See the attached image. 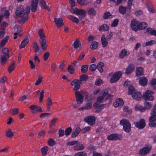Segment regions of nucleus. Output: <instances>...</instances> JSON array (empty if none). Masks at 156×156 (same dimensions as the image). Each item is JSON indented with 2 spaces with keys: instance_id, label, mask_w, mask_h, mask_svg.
Returning <instances> with one entry per match:
<instances>
[{
  "instance_id": "nucleus-1",
  "label": "nucleus",
  "mask_w": 156,
  "mask_h": 156,
  "mask_svg": "<svg viewBox=\"0 0 156 156\" xmlns=\"http://www.w3.org/2000/svg\"><path fill=\"white\" fill-rule=\"evenodd\" d=\"M30 11V8L29 6H27L26 11L24 10L23 6L20 5L18 6L16 11V15L19 17H22V21L24 23L28 19V16Z\"/></svg>"
},
{
  "instance_id": "nucleus-2",
  "label": "nucleus",
  "mask_w": 156,
  "mask_h": 156,
  "mask_svg": "<svg viewBox=\"0 0 156 156\" xmlns=\"http://www.w3.org/2000/svg\"><path fill=\"white\" fill-rule=\"evenodd\" d=\"M80 87H78L77 86L74 85L73 88V90L75 91V95L76 98V100L78 104H80L83 102V100L85 96V99H86L88 97V93L83 90H81L80 91L77 90Z\"/></svg>"
},
{
  "instance_id": "nucleus-3",
  "label": "nucleus",
  "mask_w": 156,
  "mask_h": 156,
  "mask_svg": "<svg viewBox=\"0 0 156 156\" xmlns=\"http://www.w3.org/2000/svg\"><path fill=\"white\" fill-rule=\"evenodd\" d=\"M88 76L86 74H83L79 77V79H76L74 80L71 83L72 86L76 85L78 87H80V85L82 82L87 80L88 79Z\"/></svg>"
},
{
  "instance_id": "nucleus-4",
  "label": "nucleus",
  "mask_w": 156,
  "mask_h": 156,
  "mask_svg": "<svg viewBox=\"0 0 156 156\" xmlns=\"http://www.w3.org/2000/svg\"><path fill=\"white\" fill-rule=\"evenodd\" d=\"M9 58V50L7 48H4L2 50L1 62L3 64L6 63Z\"/></svg>"
},
{
  "instance_id": "nucleus-5",
  "label": "nucleus",
  "mask_w": 156,
  "mask_h": 156,
  "mask_svg": "<svg viewBox=\"0 0 156 156\" xmlns=\"http://www.w3.org/2000/svg\"><path fill=\"white\" fill-rule=\"evenodd\" d=\"M120 124L123 126L124 131L127 133H129L131 130V125L129 122L126 119L120 121Z\"/></svg>"
},
{
  "instance_id": "nucleus-6",
  "label": "nucleus",
  "mask_w": 156,
  "mask_h": 156,
  "mask_svg": "<svg viewBox=\"0 0 156 156\" xmlns=\"http://www.w3.org/2000/svg\"><path fill=\"white\" fill-rule=\"evenodd\" d=\"M154 94L153 91L147 90L143 94L142 97L145 101H152L153 99V95Z\"/></svg>"
},
{
  "instance_id": "nucleus-7",
  "label": "nucleus",
  "mask_w": 156,
  "mask_h": 156,
  "mask_svg": "<svg viewBox=\"0 0 156 156\" xmlns=\"http://www.w3.org/2000/svg\"><path fill=\"white\" fill-rule=\"evenodd\" d=\"M149 126L150 127H155L156 126V114L151 113V116L149 118Z\"/></svg>"
},
{
  "instance_id": "nucleus-8",
  "label": "nucleus",
  "mask_w": 156,
  "mask_h": 156,
  "mask_svg": "<svg viewBox=\"0 0 156 156\" xmlns=\"http://www.w3.org/2000/svg\"><path fill=\"white\" fill-rule=\"evenodd\" d=\"M122 76V73L120 72H118L114 73L111 77L110 82L111 83L116 82Z\"/></svg>"
},
{
  "instance_id": "nucleus-9",
  "label": "nucleus",
  "mask_w": 156,
  "mask_h": 156,
  "mask_svg": "<svg viewBox=\"0 0 156 156\" xmlns=\"http://www.w3.org/2000/svg\"><path fill=\"white\" fill-rule=\"evenodd\" d=\"M40 38L42 39L41 41V47L43 50H45L47 49V45H46V37L44 36V34L40 36Z\"/></svg>"
},
{
  "instance_id": "nucleus-10",
  "label": "nucleus",
  "mask_w": 156,
  "mask_h": 156,
  "mask_svg": "<svg viewBox=\"0 0 156 156\" xmlns=\"http://www.w3.org/2000/svg\"><path fill=\"white\" fill-rule=\"evenodd\" d=\"M134 124L136 127L139 129L144 128L146 125L145 120L143 119H140L138 122H135Z\"/></svg>"
},
{
  "instance_id": "nucleus-11",
  "label": "nucleus",
  "mask_w": 156,
  "mask_h": 156,
  "mask_svg": "<svg viewBox=\"0 0 156 156\" xmlns=\"http://www.w3.org/2000/svg\"><path fill=\"white\" fill-rule=\"evenodd\" d=\"M139 22L135 19L132 20L131 21V27L132 29L135 31H137L139 29Z\"/></svg>"
},
{
  "instance_id": "nucleus-12",
  "label": "nucleus",
  "mask_w": 156,
  "mask_h": 156,
  "mask_svg": "<svg viewBox=\"0 0 156 156\" xmlns=\"http://www.w3.org/2000/svg\"><path fill=\"white\" fill-rule=\"evenodd\" d=\"M39 0H32L30 4V7L31 11L35 12L37 10Z\"/></svg>"
},
{
  "instance_id": "nucleus-13",
  "label": "nucleus",
  "mask_w": 156,
  "mask_h": 156,
  "mask_svg": "<svg viewBox=\"0 0 156 156\" xmlns=\"http://www.w3.org/2000/svg\"><path fill=\"white\" fill-rule=\"evenodd\" d=\"M152 148L151 146L145 147L140 149L139 154L141 155H144L148 153Z\"/></svg>"
},
{
  "instance_id": "nucleus-14",
  "label": "nucleus",
  "mask_w": 156,
  "mask_h": 156,
  "mask_svg": "<svg viewBox=\"0 0 156 156\" xmlns=\"http://www.w3.org/2000/svg\"><path fill=\"white\" fill-rule=\"evenodd\" d=\"M95 117L93 116H89L84 119V121L87 122L90 125H93L95 121Z\"/></svg>"
},
{
  "instance_id": "nucleus-15",
  "label": "nucleus",
  "mask_w": 156,
  "mask_h": 156,
  "mask_svg": "<svg viewBox=\"0 0 156 156\" xmlns=\"http://www.w3.org/2000/svg\"><path fill=\"white\" fill-rule=\"evenodd\" d=\"M134 69L135 67L134 65L132 64H130L126 68V73L127 75H129L134 71Z\"/></svg>"
},
{
  "instance_id": "nucleus-16",
  "label": "nucleus",
  "mask_w": 156,
  "mask_h": 156,
  "mask_svg": "<svg viewBox=\"0 0 156 156\" xmlns=\"http://www.w3.org/2000/svg\"><path fill=\"white\" fill-rule=\"evenodd\" d=\"M54 21L56 25L58 28L60 27L61 26L63 25V20L61 18H55L54 19Z\"/></svg>"
},
{
  "instance_id": "nucleus-17",
  "label": "nucleus",
  "mask_w": 156,
  "mask_h": 156,
  "mask_svg": "<svg viewBox=\"0 0 156 156\" xmlns=\"http://www.w3.org/2000/svg\"><path fill=\"white\" fill-rule=\"evenodd\" d=\"M120 136L118 134H112L108 136V139L110 140H120Z\"/></svg>"
},
{
  "instance_id": "nucleus-18",
  "label": "nucleus",
  "mask_w": 156,
  "mask_h": 156,
  "mask_svg": "<svg viewBox=\"0 0 156 156\" xmlns=\"http://www.w3.org/2000/svg\"><path fill=\"white\" fill-rule=\"evenodd\" d=\"M133 98L137 101H139L142 97V94L140 92L136 91L132 95Z\"/></svg>"
},
{
  "instance_id": "nucleus-19",
  "label": "nucleus",
  "mask_w": 156,
  "mask_h": 156,
  "mask_svg": "<svg viewBox=\"0 0 156 156\" xmlns=\"http://www.w3.org/2000/svg\"><path fill=\"white\" fill-rule=\"evenodd\" d=\"M108 40L106 38L105 35H102L101 37V41L103 47L105 48L107 46L108 44Z\"/></svg>"
},
{
  "instance_id": "nucleus-20",
  "label": "nucleus",
  "mask_w": 156,
  "mask_h": 156,
  "mask_svg": "<svg viewBox=\"0 0 156 156\" xmlns=\"http://www.w3.org/2000/svg\"><path fill=\"white\" fill-rule=\"evenodd\" d=\"M129 54V52H127L125 49L121 50L119 54V57L121 58H123L126 56L128 55Z\"/></svg>"
},
{
  "instance_id": "nucleus-21",
  "label": "nucleus",
  "mask_w": 156,
  "mask_h": 156,
  "mask_svg": "<svg viewBox=\"0 0 156 156\" xmlns=\"http://www.w3.org/2000/svg\"><path fill=\"white\" fill-rule=\"evenodd\" d=\"M39 4L41 8L50 12V9L46 5V2L44 0H41L39 2Z\"/></svg>"
},
{
  "instance_id": "nucleus-22",
  "label": "nucleus",
  "mask_w": 156,
  "mask_h": 156,
  "mask_svg": "<svg viewBox=\"0 0 156 156\" xmlns=\"http://www.w3.org/2000/svg\"><path fill=\"white\" fill-rule=\"evenodd\" d=\"M73 45L75 49L78 48H79L80 49H82L81 44L80 43L79 40L78 39H76L74 41Z\"/></svg>"
},
{
  "instance_id": "nucleus-23",
  "label": "nucleus",
  "mask_w": 156,
  "mask_h": 156,
  "mask_svg": "<svg viewBox=\"0 0 156 156\" xmlns=\"http://www.w3.org/2000/svg\"><path fill=\"white\" fill-rule=\"evenodd\" d=\"M86 11L83 9H77L76 14L80 15L82 17H84L86 16Z\"/></svg>"
},
{
  "instance_id": "nucleus-24",
  "label": "nucleus",
  "mask_w": 156,
  "mask_h": 156,
  "mask_svg": "<svg viewBox=\"0 0 156 156\" xmlns=\"http://www.w3.org/2000/svg\"><path fill=\"white\" fill-rule=\"evenodd\" d=\"M29 108L32 110L36 109L37 111L40 112H43V110L40 107L37 105H31L29 107Z\"/></svg>"
},
{
  "instance_id": "nucleus-25",
  "label": "nucleus",
  "mask_w": 156,
  "mask_h": 156,
  "mask_svg": "<svg viewBox=\"0 0 156 156\" xmlns=\"http://www.w3.org/2000/svg\"><path fill=\"white\" fill-rule=\"evenodd\" d=\"M147 80L145 77H140L139 81V83L142 85L145 86L147 83Z\"/></svg>"
},
{
  "instance_id": "nucleus-26",
  "label": "nucleus",
  "mask_w": 156,
  "mask_h": 156,
  "mask_svg": "<svg viewBox=\"0 0 156 156\" xmlns=\"http://www.w3.org/2000/svg\"><path fill=\"white\" fill-rule=\"evenodd\" d=\"M29 42V40L27 38L23 40L21 42V44L19 46L20 49L24 48Z\"/></svg>"
},
{
  "instance_id": "nucleus-27",
  "label": "nucleus",
  "mask_w": 156,
  "mask_h": 156,
  "mask_svg": "<svg viewBox=\"0 0 156 156\" xmlns=\"http://www.w3.org/2000/svg\"><path fill=\"white\" fill-rule=\"evenodd\" d=\"M147 27V24L145 22H142L138 24L139 29L140 30H144Z\"/></svg>"
},
{
  "instance_id": "nucleus-28",
  "label": "nucleus",
  "mask_w": 156,
  "mask_h": 156,
  "mask_svg": "<svg viewBox=\"0 0 156 156\" xmlns=\"http://www.w3.org/2000/svg\"><path fill=\"white\" fill-rule=\"evenodd\" d=\"M9 38V36H7L5 37L2 40L0 44V47H3L6 43Z\"/></svg>"
},
{
  "instance_id": "nucleus-29",
  "label": "nucleus",
  "mask_w": 156,
  "mask_h": 156,
  "mask_svg": "<svg viewBox=\"0 0 156 156\" xmlns=\"http://www.w3.org/2000/svg\"><path fill=\"white\" fill-rule=\"evenodd\" d=\"M84 148L83 145L82 144H78L74 147V150L75 151L82 150Z\"/></svg>"
},
{
  "instance_id": "nucleus-30",
  "label": "nucleus",
  "mask_w": 156,
  "mask_h": 156,
  "mask_svg": "<svg viewBox=\"0 0 156 156\" xmlns=\"http://www.w3.org/2000/svg\"><path fill=\"white\" fill-rule=\"evenodd\" d=\"M104 66V63L102 62H99L98 63L97 66V68L99 71L101 73L103 72V69L102 68Z\"/></svg>"
},
{
  "instance_id": "nucleus-31",
  "label": "nucleus",
  "mask_w": 156,
  "mask_h": 156,
  "mask_svg": "<svg viewBox=\"0 0 156 156\" xmlns=\"http://www.w3.org/2000/svg\"><path fill=\"white\" fill-rule=\"evenodd\" d=\"M96 11L93 8H89L88 9V13L91 16H94L96 14Z\"/></svg>"
},
{
  "instance_id": "nucleus-32",
  "label": "nucleus",
  "mask_w": 156,
  "mask_h": 156,
  "mask_svg": "<svg viewBox=\"0 0 156 156\" xmlns=\"http://www.w3.org/2000/svg\"><path fill=\"white\" fill-rule=\"evenodd\" d=\"M76 2L80 6L85 5L89 3L87 0H76Z\"/></svg>"
},
{
  "instance_id": "nucleus-33",
  "label": "nucleus",
  "mask_w": 156,
  "mask_h": 156,
  "mask_svg": "<svg viewBox=\"0 0 156 156\" xmlns=\"http://www.w3.org/2000/svg\"><path fill=\"white\" fill-rule=\"evenodd\" d=\"M5 136L11 138L14 135V133L10 129H9L5 132Z\"/></svg>"
},
{
  "instance_id": "nucleus-34",
  "label": "nucleus",
  "mask_w": 156,
  "mask_h": 156,
  "mask_svg": "<svg viewBox=\"0 0 156 156\" xmlns=\"http://www.w3.org/2000/svg\"><path fill=\"white\" fill-rule=\"evenodd\" d=\"M68 18L72 21L73 22L77 24L79 22V20L78 18L71 16H68Z\"/></svg>"
},
{
  "instance_id": "nucleus-35",
  "label": "nucleus",
  "mask_w": 156,
  "mask_h": 156,
  "mask_svg": "<svg viewBox=\"0 0 156 156\" xmlns=\"http://www.w3.org/2000/svg\"><path fill=\"white\" fill-rule=\"evenodd\" d=\"M136 75L137 76H140L143 74V69L141 67H138L136 69Z\"/></svg>"
},
{
  "instance_id": "nucleus-36",
  "label": "nucleus",
  "mask_w": 156,
  "mask_h": 156,
  "mask_svg": "<svg viewBox=\"0 0 156 156\" xmlns=\"http://www.w3.org/2000/svg\"><path fill=\"white\" fill-rule=\"evenodd\" d=\"M33 48L35 52H38L40 49L39 45L37 42H34L33 44Z\"/></svg>"
},
{
  "instance_id": "nucleus-37",
  "label": "nucleus",
  "mask_w": 156,
  "mask_h": 156,
  "mask_svg": "<svg viewBox=\"0 0 156 156\" xmlns=\"http://www.w3.org/2000/svg\"><path fill=\"white\" fill-rule=\"evenodd\" d=\"M47 101V108L49 110L52 105V101L50 98H48Z\"/></svg>"
},
{
  "instance_id": "nucleus-38",
  "label": "nucleus",
  "mask_w": 156,
  "mask_h": 156,
  "mask_svg": "<svg viewBox=\"0 0 156 156\" xmlns=\"http://www.w3.org/2000/svg\"><path fill=\"white\" fill-rule=\"evenodd\" d=\"M48 150V148L47 147L45 146L41 149V151L43 156H45L47 154V152Z\"/></svg>"
},
{
  "instance_id": "nucleus-39",
  "label": "nucleus",
  "mask_w": 156,
  "mask_h": 156,
  "mask_svg": "<svg viewBox=\"0 0 156 156\" xmlns=\"http://www.w3.org/2000/svg\"><path fill=\"white\" fill-rule=\"evenodd\" d=\"M146 32H149L150 34L152 35L156 36V30H152L150 28H148L145 30Z\"/></svg>"
},
{
  "instance_id": "nucleus-40",
  "label": "nucleus",
  "mask_w": 156,
  "mask_h": 156,
  "mask_svg": "<svg viewBox=\"0 0 156 156\" xmlns=\"http://www.w3.org/2000/svg\"><path fill=\"white\" fill-rule=\"evenodd\" d=\"M98 47V43L96 41H93L91 43L90 48L92 50L96 49Z\"/></svg>"
},
{
  "instance_id": "nucleus-41",
  "label": "nucleus",
  "mask_w": 156,
  "mask_h": 156,
  "mask_svg": "<svg viewBox=\"0 0 156 156\" xmlns=\"http://www.w3.org/2000/svg\"><path fill=\"white\" fill-rule=\"evenodd\" d=\"M108 29V26L106 24H104L99 28V30L107 31Z\"/></svg>"
},
{
  "instance_id": "nucleus-42",
  "label": "nucleus",
  "mask_w": 156,
  "mask_h": 156,
  "mask_svg": "<svg viewBox=\"0 0 156 156\" xmlns=\"http://www.w3.org/2000/svg\"><path fill=\"white\" fill-rule=\"evenodd\" d=\"M135 109L136 111H140L141 112H143L145 111V108L142 105H137L135 107Z\"/></svg>"
},
{
  "instance_id": "nucleus-43",
  "label": "nucleus",
  "mask_w": 156,
  "mask_h": 156,
  "mask_svg": "<svg viewBox=\"0 0 156 156\" xmlns=\"http://www.w3.org/2000/svg\"><path fill=\"white\" fill-rule=\"evenodd\" d=\"M126 8L123 6H120L119 8V12L121 14H125L126 11Z\"/></svg>"
},
{
  "instance_id": "nucleus-44",
  "label": "nucleus",
  "mask_w": 156,
  "mask_h": 156,
  "mask_svg": "<svg viewBox=\"0 0 156 156\" xmlns=\"http://www.w3.org/2000/svg\"><path fill=\"white\" fill-rule=\"evenodd\" d=\"M88 69V65H83L81 67V72L83 73H86Z\"/></svg>"
},
{
  "instance_id": "nucleus-45",
  "label": "nucleus",
  "mask_w": 156,
  "mask_h": 156,
  "mask_svg": "<svg viewBox=\"0 0 156 156\" xmlns=\"http://www.w3.org/2000/svg\"><path fill=\"white\" fill-rule=\"evenodd\" d=\"M128 94H133L136 91H135V90L133 86L130 85L129 86L128 88Z\"/></svg>"
},
{
  "instance_id": "nucleus-46",
  "label": "nucleus",
  "mask_w": 156,
  "mask_h": 156,
  "mask_svg": "<svg viewBox=\"0 0 156 156\" xmlns=\"http://www.w3.org/2000/svg\"><path fill=\"white\" fill-rule=\"evenodd\" d=\"M43 81V77L40 75L38 76V78L35 83V85H38Z\"/></svg>"
},
{
  "instance_id": "nucleus-47",
  "label": "nucleus",
  "mask_w": 156,
  "mask_h": 156,
  "mask_svg": "<svg viewBox=\"0 0 156 156\" xmlns=\"http://www.w3.org/2000/svg\"><path fill=\"white\" fill-rule=\"evenodd\" d=\"M144 107L145 110L146 109H148L151 108V104L148 102L145 101L144 103Z\"/></svg>"
},
{
  "instance_id": "nucleus-48",
  "label": "nucleus",
  "mask_w": 156,
  "mask_h": 156,
  "mask_svg": "<svg viewBox=\"0 0 156 156\" xmlns=\"http://www.w3.org/2000/svg\"><path fill=\"white\" fill-rule=\"evenodd\" d=\"M68 71L69 73L73 74L74 72V69L73 66L71 65H69L68 68Z\"/></svg>"
},
{
  "instance_id": "nucleus-49",
  "label": "nucleus",
  "mask_w": 156,
  "mask_h": 156,
  "mask_svg": "<svg viewBox=\"0 0 156 156\" xmlns=\"http://www.w3.org/2000/svg\"><path fill=\"white\" fill-rule=\"evenodd\" d=\"M10 113L12 115H15L19 113V109L17 108H16L11 109Z\"/></svg>"
},
{
  "instance_id": "nucleus-50",
  "label": "nucleus",
  "mask_w": 156,
  "mask_h": 156,
  "mask_svg": "<svg viewBox=\"0 0 156 156\" xmlns=\"http://www.w3.org/2000/svg\"><path fill=\"white\" fill-rule=\"evenodd\" d=\"M94 106L95 107H97V108H100L101 110V109H103L105 107V104L103 105H99L98 104H96V103H95L94 104Z\"/></svg>"
},
{
  "instance_id": "nucleus-51",
  "label": "nucleus",
  "mask_w": 156,
  "mask_h": 156,
  "mask_svg": "<svg viewBox=\"0 0 156 156\" xmlns=\"http://www.w3.org/2000/svg\"><path fill=\"white\" fill-rule=\"evenodd\" d=\"M156 44V42L154 40H151L145 43L146 46L148 45L152 46Z\"/></svg>"
},
{
  "instance_id": "nucleus-52",
  "label": "nucleus",
  "mask_w": 156,
  "mask_h": 156,
  "mask_svg": "<svg viewBox=\"0 0 156 156\" xmlns=\"http://www.w3.org/2000/svg\"><path fill=\"white\" fill-rule=\"evenodd\" d=\"M15 66L14 65V63H11L9 66L8 69L9 72L10 73L15 69Z\"/></svg>"
},
{
  "instance_id": "nucleus-53",
  "label": "nucleus",
  "mask_w": 156,
  "mask_h": 156,
  "mask_svg": "<svg viewBox=\"0 0 156 156\" xmlns=\"http://www.w3.org/2000/svg\"><path fill=\"white\" fill-rule=\"evenodd\" d=\"M92 107V103L91 102H89L87 103L84 106L85 109V110H88L90 109Z\"/></svg>"
},
{
  "instance_id": "nucleus-54",
  "label": "nucleus",
  "mask_w": 156,
  "mask_h": 156,
  "mask_svg": "<svg viewBox=\"0 0 156 156\" xmlns=\"http://www.w3.org/2000/svg\"><path fill=\"white\" fill-rule=\"evenodd\" d=\"M72 129L71 127H69L66 129L65 130V135L66 136L69 135L72 131Z\"/></svg>"
},
{
  "instance_id": "nucleus-55",
  "label": "nucleus",
  "mask_w": 156,
  "mask_h": 156,
  "mask_svg": "<svg viewBox=\"0 0 156 156\" xmlns=\"http://www.w3.org/2000/svg\"><path fill=\"white\" fill-rule=\"evenodd\" d=\"M44 90H42L40 93V97L39 99V101L40 102H41L42 101L43 99L44 98Z\"/></svg>"
},
{
  "instance_id": "nucleus-56",
  "label": "nucleus",
  "mask_w": 156,
  "mask_h": 156,
  "mask_svg": "<svg viewBox=\"0 0 156 156\" xmlns=\"http://www.w3.org/2000/svg\"><path fill=\"white\" fill-rule=\"evenodd\" d=\"M57 119V118H54L52 120H51V121L49 124V127L50 128H51L52 126L55 125V123L56 122Z\"/></svg>"
},
{
  "instance_id": "nucleus-57",
  "label": "nucleus",
  "mask_w": 156,
  "mask_h": 156,
  "mask_svg": "<svg viewBox=\"0 0 156 156\" xmlns=\"http://www.w3.org/2000/svg\"><path fill=\"white\" fill-rule=\"evenodd\" d=\"M55 144V141L52 139H50L48 141V144L50 146H53Z\"/></svg>"
},
{
  "instance_id": "nucleus-58",
  "label": "nucleus",
  "mask_w": 156,
  "mask_h": 156,
  "mask_svg": "<svg viewBox=\"0 0 156 156\" xmlns=\"http://www.w3.org/2000/svg\"><path fill=\"white\" fill-rule=\"evenodd\" d=\"M16 31L18 33V35L20 36H21L23 34L22 33H21V28L20 27L18 26H16Z\"/></svg>"
},
{
  "instance_id": "nucleus-59",
  "label": "nucleus",
  "mask_w": 156,
  "mask_h": 156,
  "mask_svg": "<svg viewBox=\"0 0 156 156\" xmlns=\"http://www.w3.org/2000/svg\"><path fill=\"white\" fill-rule=\"evenodd\" d=\"M74 156H87V154L84 152H80L76 154Z\"/></svg>"
},
{
  "instance_id": "nucleus-60",
  "label": "nucleus",
  "mask_w": 156,
  "mask_h": 156,
  "mask_svg": "<svg viewBox=\"0 0 156 156\" xmlns=\"http://www.w3.org/2000/svg\"><path fill=\"white\" fill-rule=\"evenodd\" d=\"M5 34V30L4 28H2L0 30V38L3 37Z\"/></svg>"
},
{
  "instance_id": "nucleus-61",
  "label": "nucleus",
  "mask_w": 156,
  "mask_h": 156,
  "mask_svg": "<svg viewBox=\"0 0 156 156\" xmlns=\"http://www.w3.org/2000/svg\"><path fill=\"white\" fill-rule=\"evenodd\" d=\"M116 102L118 103L119 105L122 106L124 104V101L122 98L117 99L116 101Z\"/></svg>"
},
{
  "instance_id": "nucleus-62",
  "label": "nucleus",
  "mask_w": 156,
  "mask_h": 156,
  "mask_svg": "<svg viewBox=\"0 0 156 156\" xmlns=\"http://www.w3.org/2000/svg\"><path fill=\"white\" fill-rule=\"evenodd\" d=\"M124 111L126 112L127 113L130 114L132 112L131 109L127 106H125L123 108Z\"/></svg>"
},
{
  "instance_id": "nucleus-63",
  "label": "nucleus",
  "mask_w": 156,
  "mask_h": 156,
  "mask_svg": "<svg viewBox=\"0 0 156 156\" xmlns=\"http://www.w3.org/2000/svg\"><path fill=\"white\" fill-rule=\"evenodd\" d=\"M97 68V66L95 64H93L91 65L90 66V69L92 71H94Z\"/></svg>"
},
{
  "instance_id": "nucleus-64",
  "label": "nucleus",
  "mask_w": 156,
  "mask_h": 156,
  "mask_svg": "<svg viewBox=\"0 0 156 156\" xmlns=\"http://www.w3.org/2000/svg\"><path fill=\"white\" fill-rule=\"evenodd\" d=\"M119 22V20L118 19H115L112 23V24L111 26L112 27H115L117 26Z\"/></svg>"
}]
</instances>
